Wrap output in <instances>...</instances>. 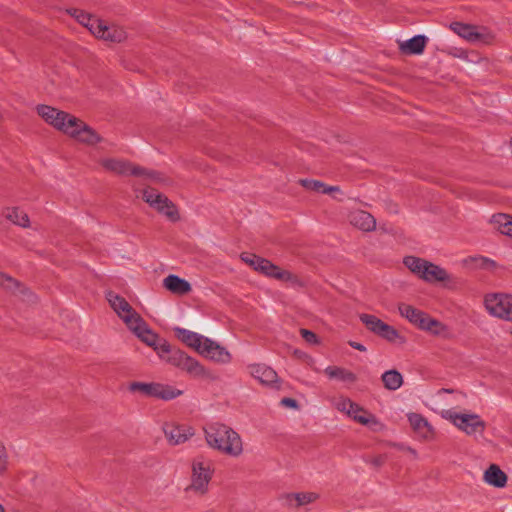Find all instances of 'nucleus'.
Instances as JSON below:
<instances>
[{"label": "nucleus", "mask_w": 512, "mask_h": 512, "mask_svg": "<svg viewBox=\"0 0 512 512\" xmlns=\"http://www.w3.org/2000/svg\"><path fill=\"white\" fill-rule=\"evenodd\" d=\"M137 338L151 347L161 361L185 371L194 378L207 379L211 377L210 371L198 360L179 349L172 348L166 340L162 339L149 326Z\"/></svg>", "instance_id": "1"}, {"label": "nucleus", "mask_w": 512, "mask_h": 512, "mask_svg": "<svg viewBox=\"0 0 512 512\" xmlns=\"http://www.w3.org/2000/svg\"><path fill=\"white\" fill-rule=\"evenodd\" d=\"M36 111L48 125L77 142L95 145L102 140L93 128L67 112L48 105H38Z\"/></svg>", "instance_id": "2"}, {"label": "nucleus", "mask_w": 512, "mask_h": 512, "mask_svg": "<svg viewBox=\"0 0 512 512\" xmlns=\"http://www.w3.org/2000/svg\"><path fill=\"white\" fill-rule=\"evenodd\" d=\"M207 445L223 455L238 458L244 453V443L241 435L233 428L213 423L204 429Z\"/></svg>", "instance_id": "3"}, {"label": "nucleus", "mask_w": 512, "mask_h": 512, "mask_svg": "<svg viewBox=\"0 0 512 512\" xmlns=\"http://www.w3.org/2000/svg\"><path fill=\"white\" fill-rule=\"evenodd\" d=\"M77 21L85 26L96 38L111 43H121L127 38L123 27L115 23H108L95 16L75 10Z\"/></svg>", "instance_id": "4"}, {"label": "nucleus", "mask_w": 512, "mask_h": 512, "mask_svg": "<svg viewBox=\"0 0 512 512\" xmlns=\"http://www.w3.org/2000/svg\"><path fill=\"white\" fill-rule=\"evenodd\" d=\"M403 263L414 275L427 283H443L447 287L453 283L452 275L444 268L425 259L407 256Z\"/></svg>", "instance_id": "5"}, {"label": "nucleus", "mask_w": 512, "mask_h": 512, "mask_svg": "<svg viewBox=\"0 0 512 512\" xmlns=\"http://www.w3.org/2000/svg\"><path fill=\"white\" fill-rule=\"evenodd\" d=\"M106 299L112 310L136 337L149 326L128 301L119 294L109 291L106 293Z\"/></svg>", "instance_id": "6"}, {"label": "nucleus", "mask_w": 512, "mask_h": 512, "mask_svg": "<svg viewBox=\"0 0 512 512\" xmlns=\"http://www.w3.org/2000/svg\"><path fill=\"white\" fill-rule=\"evenodd\" d=\"M440 414L443 419L449 421L459 431L470 437L482 436L487 427L486 422L479 414L469 410L446 409L442 410Z\"/></svg>", "instance_id": "7"}, {"label": "nucleus", "mask_w": 512, "mask_h": 512, "mask_svg": "<svg viewBox=\"0 0 512 512\" xmlns=\"http://www.w3.org/2000/svg\"><path fill=\"white\" fill-rule=\"evenodd\" d=\"M190 484L186 488L197 495H205L214 474L213 461L205 456H197L190 465Z\"/></svg>", "instance_id": "8"}, {"label": "nucleus", "mask_w": 512, "mask_h": 512, "mask_svg": "<svg viewBox=\"0 0 512 512\" xmlns=\"http://www.w3.org/2000/svg\"><path fill=\"white\" fill-rule=\"evenodd\" d=\"M241 259L247 265L252 267L255 271L267 277L273 278L281 282L289 283L292 286H296L299 284V280L294 274H292L288 270H284L274 265L272 262L265 258H262L251 253H242Z\"/></svg>", "instance_id": "9"}, {"label": "nucleus", "mask_w": 512, "mask_h": 512, "mask_svg": "<svg viewBox=\"0 0 512 512\" xmlns=\"http://www.w3.org/2000/svg\"><path fill=\"white\" fill-rule=\"evenodd\" d=\"M131 392H139L144 396L161 399L164 401L173 400L183 394V391L168 384L159 382H132L129 385Z\"/></svg>", "instance_id": "10"}, {"label": "nucleus", "mask_w": 512, "mask_h": 512, "mask_svg": "<svg viewBox=\"0 0 512 512\" xmlns=\"http://www.w3.org/2000/svg\"><path fill=\"white\" fill-rule=\"evenodd\" d=\"M484 307L492 317L512 322V294L489 293L484 297Z\"/></svg>", "instance_id": "11"}, {"label": "nucleus", "mask_w": 512, "mask_h": 512, "mask_svg": "<svg viewBox=\"0 0 512 512\" xmlns=\"http://www.w3.org/2000/svg\"><path fill=\"white\" fill-rule=\"evenodd\" d=\"M143 200L159 213L165 215L169 220L179 219L178 211L175 205L163 194L153 188H147L143 191Z\"/></svg>", "instance_id": "12"}, {"label": "nucleus", "mask_w": 512, "mask_h": 512, "mask_svg": "<svg viewBox=\"0 0 512 512\" xmlns=\"http://www.w3.org/2000/svg\"><path fill=\"white\" fill-rule=\"evenodd\" d=\"M101 166L107 171L120 174V175H147V177L162 182L163 180L158 177L156 172H146L139 167H133L129 162L117 158H102L100 160Z\"/></svg>", "instance_id": "13"}, {"label": "nucleus", "mask_w": 512, "mask_h": 512, "mask_svg": "<svg viewBox=\"0 0 512 512\" xmlns=\"http://www.w3.org/2000/svg\"><path fill=\"white\" fill-rule=\"evenodd\" d=\"M450 28L460 37L471 43L486 44L489 43L493 38L491 33L483 27L454 22L450 25Z\"/></svg>", "instance_id": "14"}, {"label": "nucleus", "mask_w": 512, "mask_h": 512, "mask_svg": "<svg viewBox=\"0 0 512 512\" xmlns=\"http://www.w3.org/2000/svg\"><path fill=\"white\" fill-rule=\"evenodd\" d=\"M198 354L210 361L219 364H228L231 361V354L229 351L225 347L207 337H205L203 340Z\"/></svg>", "instance_id": "15"}, {"label": "nucleus", "mask_w": 512, "mask_h": 512, "mask_svg": "<svg viewBox=\"0 0 512 512\" xmlns=\"http://www.w3.org/2000/svg\"><path fill=\"white\" fill-rule=\"evenodd\" d=\"M360 320L365 324L367 329L388 341H395L399 337V333L396 329L384 323L374 315L362 314L360 315Z\"/></svg>", "instance_id": "16"}, {"label": "nucleus", "mask_w": 512, "mask_h": 512, "mask_svg": "<svg viewBox=\"0 0 512 512\" xmlns=\"http://www.w3.org/2000/svg\"><path fill=\"white\" fill-rule=\"evenodd\" d=\"M347 416L373 432H381L385 429V425L374 414L356 402L353 403V407Z\"/></svg>", "instance_id": "17"}, {"label": "nucleus", "mask_w": 512, "mask_h": 512, "mask_svg": "<svg viewBox=\"0 0 512 512\" xmlns=\"http://www.w3.org/2000/svg\"><path fill=\"white\" fill-rule=\"evenodd\" d=\"M347 416L373 432H381L385 429V425L374 414L356 402L353 403V407Z\"/></svg>", "instance_id": "18"}, {"label": "nucleus", "mask_w": 512, "mask_h": 512, "mask_svg": "<svg viewBox=\"0 0 512 512\" xmlns=\"http://www.w3.org/2000/svg\"><path fill=\"white\" fill-rule=\"evenodd\" d=\"M163 433L170 445H180L187 442L195 434L193 427L176 423H165Z\"/></svg>", "instance_id": "19"}, {"label": "nucleus", "mask_w": 512, "mask_h": 512, "mask_svg": "<svg viewBox=\"0 0 512 512\" xmlns=\"http://www.w3.org/2000/svg\"><path fill=\"white\" fill-rule=\"evenodd\" d=\"M250 374L262 384L279 389L280 381L277 373L269 366L263 364H255L250 366Z\"/></svg>", "instance_id": "20"}, {"label": "nucleus", "mask_w": 512, "mask_h": 512, "mask_svg": "<svg viewBox=\"0 0 512 512\" xmlns=\"http://www.w3.org/2000/svg\"><path fill=\"white\" fill-rule=\"evenodd\" d=\"M407 418L412 429L420 438L429 440L434 436V428L421 414L409 413L407 414Z\"/></svg>", "instance_id": "21"}, {"label": "nucleus", "mask_w": 512, "mask_h": 512, "mask_svg": "<svg viewBox=\"0 0 512 512\" xmlns=\"http://www.w3.org/2000/svg\"><path fill=\"white\" fill-rule=\"evenodd\" d=\"M348 220L351 225L365 232L372 231L376 227V221L374 217L366 211H353L349 214Z\"/></svg>", "instance_id": "22"}, {"label": "nucleus", "mask_w": 512, "mask_h": 512, "mask_svg": "<svg viewBox=\"0 0 512 512\" xmlns=\"http://www.w3.org/2000/svg\"><path fill=\"white\" fill-rule=\"evenodd\" d=\"M483 481L495 488H504L507 484L508 477L497 464H491L483 473Z\"/></svg>", "instance_id": "23"}, {"label": "nucleus", "mask_w": 512, "mask_h": 512, "mask_svg": "<svg viewBox=\"0 0 512 512\" xmlns=\"http://www.w3.org/2000/svg\"><path fill=\"white\" fill-rule=\"evenodd\" d=\"M300 184L307 190L321 194H330L334 199L342 200V198L338 196V194H342L338 186H329L321 181L313 179H302L300 180Z\"/></svg>", "instance_id": "24"}, {"label": "nucleus", "mask_w": 512, "mask_h": 512, "mask_svg": "<svg viewBox=\"0 0 512 512\" xmlns=\"http://www.w3.org/2000/svg\"><path fill=\"white\" fill-rule=\"evenodd\" d=\"M174 332L180 341H182L184 344L194 349L198 353L200 346L202 345L203 340L205 339V336L180 327H176L174 329Z\"/></svg>", "instance_id": "25"}, {"label": "nucleus", "mask_w": 512, "mask_h": 512, "mask_svg": "<svg viewBox=\"0 0 512 512\" xmlns=\"http://www.w3.org/2000/svg\"><path fill=\"white\" fill-rule=\"evenodd\" d=\"M163 286L168 291L178 295H184L191 291V285L188 281L173 274L163 279Z\"/></svg>", "instance_id": "26"}, {"label": "nucleus", "mask_w": 512, "mask_h": 512, "mask_svg": "<svg viewBox=\"0 0 512 512\" xmlns=\"http://www.w3.org/2000/svg\"><path fill=\"white\" fill-rule=\"evenodd\" d=\"M325 375L329 379H337L344 383H354L357 381V376L352 371L338 366H328L324 370Z\"/></svg>", "instance_id": "27"}, {"label": "nucleus", "mask_w": 512, "mask_h": 512, "mask_svg": "<svg viewBox=\"0 0 512 512\" xmlns=\"http://www.w3.org/2000/svg\"><path fill=\"white\" fill-rule=\"evenodd\" d=\"M427 38L423 35H416L409 40L400 43V49L408 54H421L426 46Z\"/></svg>", "instance_id": "28"}, {"label": "nucleus", "mask_w": 512, "mask_h": 512, "mask_svg": "<svg viewBox=\"0 0 512 512\" xmlns=\"http://www.w3.org/2000/svg\"><path fill=\"white\" fill-rule=\"evenodd\" d=\"M491 223L502 235L512 239V216L508 214H497L492 216Z\"/></svg>", "instance_id": "29"}, {"label": "nucleus", "mask_w": 512, "mask_h": 512, "mask_svg": "<svg viewBox=\"0 0 512 512\" xmlns=\"http://www.w3.org/2000/svg\"><path fill=\"white\" fill-rule=\"evenodd\" d=\"M4 216L6 219H8L10 222H12L15 225H18L20 227L26 228L29 226V218L28 215L17 207H10L7 208L4 212Z\"/></svg>", "instance_id": "30"}, {"label": "nucleus", "mask_w": 512, "mask_h": 512, "mask_svg": "<svg viewBox=\"0 0 512 512\" xmlns=\"http://www.w3.org/2000/svg\"><path fill=\"white\" fill-rule=\"evenodd\" d=\"M382 382L388 390L395 391L403 384V377L397 370H388L382 374Z\"/></svg>", "instance_id": "31"}, {"label": "nucleus", "mask_w": 512, "mask_h": 512, "mask_svg": "<svg viewBox=\"0 0 512 512\" xmlns=\"http://www.w3.org/2000/svg\"><path fill=\"white\" fill-rule=\"evenodd\" d=\"M285 498L289 505H293V502H295V506H303L314 502L318 495L314 492H302L286 494Z\"/></svg>", "instance_id": "32"}, {"label": "nucleus", "mask_w": 512, "mask_h": 512, "mask_svg": "<svg viewBox=\"0 0 512 512\" xmlns=\"http://www.w3.org/2000/svg\"><path fill=\"white\" fill-rule=\"evenodd\" d=\"M399 313L402 317L406 318L411 324L415 325L418 321L419 317H422L421 310L416 309L415 307L408 304H400L398 306Z\"/></svg>", "instance_id": "33"}, {"label": "nucleus", "mask_w": 512, "mask_h": 512, "mask_svg": "<svg viewBox=\"0 0 512 512\" xmlns=\"http://www.w3.org/2000/svg\"><path fill=\"white\" fill-rule=\"evenodd\" d=\"M330 402L335 409L345 414L346 416L349 414L354 403V401H352L350 398L344 395H339L337 397L331 398Z\"/></svg>", "instance_id": "34"}, {"label": "nucleus", "mask_w": 512, "mask_h": 512, "mask_svg": "<svg viewBox=\"0 0 512 512\" xmlns=\"http://www.w3.org/2000/svg\"><path fill=\"white\" fill-rule=\"evenodd\" d=\"M427 332L443 338H448L451 334L448 326L434 318L431 319Z\"/></svg>", "instance_id": "35"}, {"label": "nucleus", "mask_w": 512, "mask_h": 512, "mask_svg": "<svg viewBox=\"0 0 512 512\" xmlns=\"http://www.w3.org/2000/svg\"><path fill=\"white\" fill-rule=\"evenodd\" d=\"M465 263H472L473 267L482 269H490L495 265L494 261L486 257H471Z\"/></svg>", "instance_id": "36"}, {"label": "nucleus", "mask_w": 512, "mask_h": 512, "mask_svg": "<svg viewBox=\"0 0 512 512\" xmlns=\"http://www.w3.org/2000/svg\"><path fill=\"white\" fill-rule=\"evenodd\" d=\"M9 465V455L6 447L0 443V474L5 472Z\"/></svg>", "instance_id": "37"}, {"label": "nucleus", "mask_w": 512, "mask_h": 512, "mask_svg": "<svg viewBox=\"0 0 512 512\" xmlns=\"http://www.w3.org/2000/svg\"><path fill=\"white\" fill-rule=\"evenodd\" d=\"M300 333L307 343L311 345H318L320 343L318 336L314 332L307 329H301Z\"/></svg>", "instance_id": "38"}, {"label": "nucleus", "mask_w": 512, "mask_h": 512, "mask_svg": "<svg viewBox=\"0 0 512 512\" xmlns=\"http://www.w3.org/2000/svg\"><path fill=\"white\" fill-rule=\"evenodd\" d=\"M432 317H430L428 314L422 312V317H419L418 321L415 323V326H417L419 329L424 330L427 332L429 329V324Z\"/></svg>", "instance_id": "39"}, {"label": "nucleus", "mask_w": 512, "mask_h": 512, "mask_svg": "<svg viewBox=\"0 0 512 512\" xmlns=\"http://www.w3.org/2000/svg\"><path fill=\"white\" fill-rule=\"evenodd\" d=\"M0 285L7 289H12L13 287L17 286V282L13 278L0 272Z\"/></svg>", "instance_id": "40"}, {"label": "nucleus", "mask_w": 512, "mask_h": 512, "mask_svg": "<svg viewBox=\"0 0 512 512\" xmlns=\"http://www.w3.org/2000/svg\"><path fill=\"white\" fill-rule=\"evenodd\" d=\"M281 405L292 409H298L299 407L297 401L292 398H283L281 400Z\"/></svg>", "instance_id": "41"}, {"label": "nucleus", "mask_w": 512, "mask_h": 512, "mask_svg": "<svg viewBox=\"0 0 512 512\" xmlns=\"http://www.w3.org/2000/svg\"><path fill=\"white\" fill-rule=\"evenodd\" d=\"M350 345H351L354 349H357V350H359V351H365V350H366V348H365L362 344H360V343L352 342Z\"/></svg>", "instance_id": "42"}, {"label": "nucleus", "mask_w": 512, "mask_h": 512, "mask_svg": "<svg viewBox=\"0 0 512 512\" xmlns=\"http://www.w3.org/2000/svg\"><path fill=\"white\" fill-rule=\"evenodd\" d=\"M295 355H297L299 358L307 359L309 361L312 360L311 357H309L307 354L301 352V351H295Z\"/></svg>", "instance_id": "43"}, {"label": "nucleus", "mask_w": 512, "mask_h": 512, "mask_svg": "<svg viewBox=\"0 0 512 512\" xmlns=\"http://www.w3.org/2000/svg\"><path fill=\"white\" fill-rule=\"evenodd\" d=\"M452 392H453V391H452V390H450V389H440V390H438V391H437L436 395H437L438 397H441V396H442L443 394H445V393H452Z\"/></svg>", "instance_id": "44"}, {"label": "nucleus", "mask_w": 512, "mask_h": 512, "mask_svg": "<svg viewBox=\"0 0 512 512\" xmlns=\"http://www.w3.org/2000/svg\"><path fill=\"white\" fill-rule=\"evenodd\" d=\"M0 512H4V508L0 505Z\"/></svg>", "instance_id": "45"}, {"label": "nucleus", "mask_w": 512, "mask_h": 512, "mask_svg": "<svg viewBox=\"0 0 512 512\" xmlns=\"http://www.w3.org/2000/svg\"><path fill=\"white\" fill-rule=\"evenodd\" d=\"M410 451H411L412 454H414V455L416 454L415 450L410 449Z\"/></svg>", "instance_id": "46"}, {"label": "nucleus", "mask_w": 512, "mask_h": 512, "mask_svg": "<svg viewBox=\"0 0 512 512\" xmlns=\"http://www.w3.org/2000/svg\"><path fill=\"white\" fill-rule=\"evenodd\" d=\"M509 334L512 336V327L509 329Z\"/></svg>", "instance_id": "47"}]
</instances>
